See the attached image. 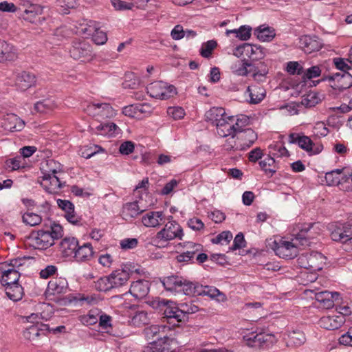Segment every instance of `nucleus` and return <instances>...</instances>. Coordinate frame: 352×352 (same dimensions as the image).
Segmentation results:
<instances>
[{
	"label": "nucleus",
	"mask_w": 352,
	"mask_h": 352,
	"mask_svg": "<svg viewBox=\"0 0 352 352\" xmlns=\"http://www.w3.org/2000/svg\"><path fill=\"white\" fill-rule=\"evenodd\" d=\"M312 225L299 228V232L293 234L294 238L291 241L280 239L278 241H274L272 248L276 254L283 258L292 259L296 257L298 254L300 247L305 248L311 245V237L309 234Z\"/></svg>",
	"instance_id": "f257e3e1"
},
{
	"label": "nucleus",
	"mask_w": 352,
	"mask_h": 352,
	"mask_svg": "<svg viewBox=\"0 0 352 352\" xmlns=\"http://www.w3.org/2000/svg\"><path fill=\"white\" fill-rule=\"evenodd\" d=\"M184 232L182 226L176 221L167 222L164 228L157 232L153 238V242L158 247H164L166 244L173 239L182 240Z\"/></svg>",
	"instance_id": "f03ea898"
},
{
	"label": "nucleus",
	"mask_w": 352,
	"mask_h": 352,
	"mask_svg": "<svg viewBox=\"0 0 352 352\" xmlns=\"http://www.w3.org/2000/svg\"><path fill=\"white\" fill-rule=\"evenodd\" d=\"M162 283L166 290L192 296L195 282L182 276L171 275L164 277Z\"/></svg>",
	"instance_id": "7ed1b4c3"
},
{
	"label": "nucleus",
	"mask_w": 352,
	"mask_h": 352,
	"mask_svg": "<svg viewBox=\"0 0 352 352\" xmlns=\"http://www.w3.org/2000/svg\"><path fill=\"white\" fill-rule=\"evenodd\" d=\"M69 53L72 58L81 62H89L95 56L91 45L88 42L81 40H76L72 43Z\"/></svg>",
	"instance_id": "20e7f679"
},
{
	"label": "nucleus",
	"mask_w": 352,
	"mask_h": 352,
	"mask_svg": "<svg viewBox=\"0 0 352 352\" xmlns=\"http://www.w3.org/2000/svg\"><path fill=\"white\" fill-rule=\"evenodd\" d=\"M19 10L21 12L20 17L29 23L37 24L44 20V18L41 20V17L43 12V8L38 4L26 1L21 3Z\"/></svg>",
	"instance_id": "39448f33"
},
{
	"label": "nucleus",
	"mask_w": 352,
	"mask_h": 352,
	"mask_svg": "<svg viewBox=\"0 0 352 352\" xmlns=\"http://www.w3.org/2000/svg\"><path fill=\"white\" fill-rule=\"evenodd\" d=\"M146 90L151 97L161 100L170 98L176 93L173 85H169L163 81H155L149 84Z\"/></svg>",
	"instance_id": "423d86ee"
},
{
	"label": "nucleus",
	"mask_w": 352,
	"mask_h": 352,
	"mask_svg": "<svg viewBox=\"0 0 352 352\" xmlns=\"http://www.w3.org/2000/svg\"><path fill=\"white\" fill-rule=\"evenodd\" d=\"M28 243L34 249L45 250L54 244L50 231H33L28 237Z\"/></svg>",
	"instance_id": "0eeeda50"
},
{
	"label": "nucleus",
	"mask_w": 352,
	"mask_h": 352,
	"mask_svg": "<svg viewBox=\"0 0 352 352\" xmlns=\"http://www.w3.org/2000/svg\"><path fill=\"white\" fill-rule=\"evenodd\" d=\"M298 261L303 268L320 271L323 267L324 256L321 253L313 252L301 255Z\"/></svg>",
	"instance_id": "6e6552de"
},
{
	"label": "nucleus",
	"mask_w": 352,
	"mask_h": 352,
	"mask_svg": "<svg viewBox=\"0 0 352 352\" xmlns=\"http://www.w3.org/2000/svg\"><path fill=\"white\" fill-rule=\"evenodd\" d=\"M56 173V170L52 169L50 170L48 173L44 174L43 176L41 186L46 192L50 194H58L65 184V183L60 181Z\"/></svg>",
	"instance_id": "1a4fd4ad"
},
{
	"label": "nucleus",
	"mask_w": 352,
	"mask_h": 352,
	"mask_svg": "<svg viewBox=\"0 0 352 352\" xmlns=\"http://www.w3.org/2000/svg\"><path fill=\"white\" fill-rule=\"evenodd\" d=\"M173 340L166 336L158 338L144 347L143 352H176L172 349Z\"/></svg>",
	"instance_id": "9d476101"
},
{
	"label": "nucleus",
	"mask_w": 352,
	"mask_h": 352,
	"mask_svg": "<svg viewBox=\"0 0 352 352\" xmlns=\"http://www.w3.org/2000/svg\"><path fill=\"white\" fill-rule=\"evenodd\" d=\"M25 124V122L14 113H8L3 116L1 121V127L10 132L22 131Z\"/></svg>",
	"instance_id": "9b49d317"
},
{
	"label": "nucleus",
	"mask_w": 352,
	"mask_h": 352,
	"mask_svg": "<svg viewBox=\"0 0 352 352\" xmlns=\"http://www.w3.org/2000/svg\"><path fill=\"white\" fill-rule=\"evenodd\" d=\"M289 142L292 144H298L301 148L312 155L319 153L321 151L320 147L314 149V143L308 136L300 135L297 133H291L289 135Z\"/></svg>",
	"instance_id": "f8f14e48"
},
{
	"label": "nucleus",
	"mask_w": 352,
	"mask_h": 352,
	"mask_svg": "<svg viewBox=\"0 0 352 352\" xmlns=\"http://www.w3.org/2000/svg\"><path fill=\"white\" fill-rule=\"evenodd\" d=\"M299 45L305 53L311 54L319 51L322 47V43L316 36L305 35L300 38Z\"/></svg>",
	"instance_id": "ddd939ff"
},
{
	"label": "nucleus",
	"mask_w": 352,
	"mask_h": 352,
	"mask_svg": "<svg viewBox=\"0 0 352 352\" xmlns=\"http://www.w3.org/2000/svg\"><path fill=\"white\" fill-rule=\"evenodd\" d=\"M78 241L75 237H65L59 243V251L64 258H73L76 253Z\"/></svg>",
	"instance_id": "4468645a"
},
{
	"label": "nucleus",
	"mask_w": 352,
	"mask_h": 352,
	"mask_svg": "<svg viewBox=\"0 0 352 352\" xmlns=\"http://www.w3.org/2000/svg\"><path fill=\"white\" fill-rule=\"evenodd\" d=\"M0 273L1 274L0 282L2 286L6 287L19 283L21 274L18 270L8 268L6 264H0Z\"/></svg>",
	"instance_id": "2eb2a0df"
},
{
	"label": "nucleus",
	"mask_w": 352,
	"mask_h": 352,
	"mask_svg": "<svg viewBox=\"0 0 352 352\" xmlns=\"http://www.w3.org/2000/svg\"><path fill=\"white\" fill-rule=\"evenodd\" d=\"M234 117L228 116L219 124H217L216 128L218 135L223 138L228 136L234 138L237 133L234 128Z\"/></svg>",
	"instance_id": "dca6fc26"
},
{
	"label": "nucleus",
	"mask_w": 352,
	"mask_h": 352,
	"mask_svg": "<svg viewBox=\"0 0 352 352\" xmlns=\"http://www.w3.org/2000/svg\"><path fill=\"white\" fill-rule=\"evenodd\" d=\"M329 80L333 81L331 85L334 89L343 90L352 86V75L349 72L336 73L328 77Z\"/></svg>",
	"instance_id": "f3484780"
},
{
	"label": "nucleus",
	"mask_w": 352,
	"mask_h": 352,
	"mask_svg": "<svg viewBox=\"0 0 352 352\" xmlns=\"http://www.w3.org/2000/svg\"><path fill=\"white\" fill-rule=\"evenodd\" d=\"M58 207L65 211V217L71 223L74 225L78 224L80 218L74 211V205L69 200L58 199L56 201Z\"/></svg>",
	"instance_id": "a211bd4d"
},
{
	"label": "nucleus",
	"mask_w": 352,
	"mask_h": 352,
	"mask_svg": "<svg viewBox=\"0 0 352 352\" xmlns=\"http://www.w3.org/2000/svg\"><path fill=\"white\" fill-rule=\"evenodd\" d=\"M339 297V293L328 291L317 292L315 294L316 300L325 309L332 308L334 306L335 302H338Z\"/></svg>",
	"instance_id": "6ab92c4d"
},
{
	"label": "nucleus",
	"mask_w": 352,
	"mask_h": 352,
	"mask_svg": "<svg viewBox=\"0 0 352 352\" xmlns=\"http://www.w3.org/2000/svg\"><path fill=\"white\" fill-rule=\"evenodd\" d=\"M150 283L148 280L140 279L131 283L129 292L138 299H141L147 296L149 292Z\"/></svg>",
	"instance_id": "aec40b11"
},
{
	"label": "nucleus",
	"mask_w": 352,
	"mask_h": 352,
	"mask_svg": "<svg viewBox=\"0 0 352 352\" xmlns=\"http://www.w3.org/2000/svg\"><path fill=\"white\" fill-rule=\"evenodd\" d=\"M142 222L146 227H158L165 222V215L162 211H151L142 217Z\"/></svg>",
	"instance_id": "412c9836"
},
{
	"label": "nucleus",
	"mask_w": 352,
	"mask_h": 352,
	"mask_svg": "<svg viewBox=\"0 0 352 352\" xmlns=\"http://www.w3.org/2000/svg\"><path fill=\"white\" fill-rule=\"evenodd\" d=\"M17 57L18 53L14 46L0 39V63L14 61Z\"/></svg>",
	"instance_id": "4be33fe9"
},
{
	"label": "nucleus",
	"mask_w": 352,
	"mask_h": 352,
	"mask_svg": "<svg viewBox=\"0 0 352 352\" xmlns=\"http://www.w3.org/2000/svg\"><path fill=\"white\" fill-rule=\"evenodd\" d=\"M237 140L240 144V150L250 148L257 140V134L250 128L237 133Z\"/></svg>",
	"instance_id": "5701e85b"
},
{
	"label": "nucleus",
	"mask_w": 352,
	"mask_h": 352,
	"mask_svg": "<svg viewBox=\"0 0 352 352\" xmlns=\"http://www.w3.org/2000/svg\"><path fill=\"white\" fill-rule=\"evenodd\" d=\"M94 252L91 243H85L82 245H78L73 259L78 263L89 261L94 256Z\"/></svg>",
	"instance_id": "b1692460"
},
{
	"label": "nucleus",
	"mask_w": 352,
	"mask_h": 352,
	"mask_svg": "<svg viewBox=\"0 0 352 352\" xmlns=\"http://www.w3.org/2000/svg\"><path fill=\"white\" fill-rule=\"evenodd\" d=\"M36 82L34 74L28 72H21L16 77L15 85L21 91H25L33 86Z\"/></svg>",
	"instance_id": "393cba45"
},
{
	"label": "nucleus",
	"mask_w": 352,
	"mask_h": 352,
	"mask_svg": "<svg viewBox=\"0 0 352 352\" xmlns=\"http://www.w3.org/2000/svg\"><path fill=\"white\" fill-rule=\"evenodd\" d=\"M109 277L113 289L124 285L130 278V274L126 269H118L109 274Z\"/></svg>",
	"instance_id": "a878e982"
},
{
	"label": "nucleus",
	"mask_w": 352,
	"mask_h": 352,
	"mask_svg": "<svg viewBox=\"0 0 352 352\" xmlns=\"http://www.w3.org/2000/svg\"><path fill=\"white\" fill-rule=\"evenodd\" d=\"M238 50H242V52L252 60H260L265 56L264 49L260 45L244 43Z\"/></svg>",
	"instance_id": "bb28decb"
},
{
	"label": "nucleus",
	"mask_w": 352,
	"mask_h": 352,
	"mask_svg": "<svg viewBox=\"0 0 352 352\" xmlns=\"http://www.w3.org/2000/svg\"><path fill=\"white\" fill-rule=\"evenodd\" d=\"M67 291V282L64 278H54L47 285V292L49 295H58L65 294Z\"/></svg>",
	"instance_id": "cd10ccee"
},
{
	"label": "nucleus",
	"mask_w": 352,
	"mask_h": 352,
	"mask_svg": "<svg viewBox=\"0 0 352 352\" xmlns=\"http://www.w3.org/2000/svg\"><path fill=\"white\" fill-rule=\"evenodd\" d=\"M87 110L94 111V116L102 118H109L114 114L113 109L109 103H92L87 107Z\"/></svg>",
	"instance_id": "c85d7f7f"
},
{
	"label": "nucleus",
	"mask_w": 352,
	"mask_h": 352,
	"mask_svg": "<svg viewBox=\"0 0 352 352\" xmlns=\"http://www.w3.org/2000/svg\"><path fill=\"white\" fill-rule=\"evenodd\" d=\"M179 312H181L179 306H177L175 302L169 300L163 310L164 318H166L168 322H182L184 320L182 317H179Z\"/></svg>",
	"instance_id": "c756f323"
},
{
	"label": "nucleus",
	"mask_w": 352,
	"mask_h": 352,
	"mask_svg": "<svg viewBox=\"0 0 352 352\" xmlns=\"http://www.w3.org/2000/svg\"><path fill=\"white\" fill-rule=\"evenodd\" d=\"M192 293V296H208L212 298L221 295V293L217 288L210 286H203L197 282H195Z\"/></svg>",
	"instance_id": "7c9ffc66"
},
{
	"label": "nucleus",
	"mask_w": 352,
	"mask_h": 352,
	"mask_svg": "<svg viewBox=\"0 0 352 352\" xmlns=\"http://www.w3.org/2000/svg\"><path fill=\"white\" fill-rule=\"evenodd\" d=\"M250 97V103L258 104L261 102L265 96V90L261 86L251 85L248 86L246 90Z\"/></svg>",
	"instance_id": "2f4dec72"
},
{
	"label": "nucleus",
	"mask_w": 352,
	"mask_h": 352,
	"mask_svg": "<svg viewBox=\"0 0 352 352\" xmlns=\"http://www.w3.org/2000/svg\"><path fill=\"white\" fill-rule=\"evenodd\" d=\"M205 116L207 121L217 126V124H219L220 122L228 116L223 108L212 107L206 111Z\"/></svg>",
	"instance_id": "473e14b6"
},
{
	"label": "nucleus",
	"mask_w": 352,
	"mask_h": 352,
	"mask_svg": "<svg viewBox=\"0 0 352 352\" xmlns=\"http://www.w3.org/2000/svg\"><path fill=\"white\" fill-rule=\"evenodd\" d=\"M144 212L143 209H140L137 201L129 202L125 204L122 210V215L126 220L135 218L140 214Z\"/></svg>",
	"instance_id": "72a5a7b5"
},
{
	"label": "nucleus",
	"mask_w": 352,
	"mask_h": 352,
	"mask_svg": "<svg viewBox=\"0 0 352 352\" xmlns=\"http://www.w3.org/2000/svg\"><path fill=\"white\" fill-rule=\"evenodd\" d=\"M287 345L288 346L298 347L306 342V337L304 332L299 329L289 331L287 334Z\"/></svg>",
	"instance_id": "f704fd0d"
},
{
	"label": "nucleus",
	"mask_w": 352,
	"mask_h": 352,
	"mask_svg": "<svg viewBox=\"0 0 352 352\" xmlns=\"http://www.w3.org/2000/svg\"><path fill=\"white\" fill-rule=\"evenodd\" d=\"M351 230H345L342 226H336L331 232V238L334 241L340 242L346 245Z\"/></svg>",
	"instance_id": "c9c22d12"
},
{
	"label": "nucleus",
	"mask_w": 352,
	"mask_h": 352,
	"mask_svg": "<svg viewBox=\"0 0 352 352\" xmlns=\"http://www.w3.org/2000/svg\"><path fill=\"white\" fill-rule=\"evenodd\" d=\"M320 325L327 329L333 330L340 328L344 322L343 318L338 316L322 317L320 320Z\"/></svg>",
	"instance_id": "e433bc0d"
},
{
	"label": "nucleus",
	"mask_w": 352,
	"mask_h": 352,
	"mask_svg": "<svg viewBox=\"0 0 352 352\" xmlns=\"http://www.w3.org/2000/svg\"><path fill=\"white\" fill-rule=\"evenodd\" d=\"M57 107V104L53 99L47 98L38 101L34 104V110L41 113H47Z\"/></svg>",
	"instance_id": "4c0bfd02"
},
{
	"label": "nucleus",
	"mask_w": 352,
	"mask_h": 352,
	"mask_svg": "<svg viewBox=\"0 0 352 352\" xmlns=\"http://www.w3.org/2000/svg\"><path fill=\"white\" fill-rule=\"evenodd\" d=\"M100 314V309L96 308L91 309L87 314L80 316L78 320L84 325H94L98 322Z\"/></svg>",
	"instance_id": "58836bf2"
},
{
	"label": "nucleus",
	"mask_w": 352,
	"mask_h": 352,
	"mask_svg": "<svg viewBox=\"0 0 352 352\" xmlns=\"http://www.w3.org/2000/svg\"><path fill=\"white\" fill-rule=\"evenodd\" d=\"M7 296L13 301H18L23 298V288L19 283L5 287Z\"/></svg>",
	"instance_id": "ea45409f"
},
{
	"label": "nucleus",
	"mask_w": 352,
	"mask_h": 352,
	"mask_svg": "<svg viewBox=\"0 0 352 352\" xmlns=\"http://www.w3.org/2000/svg\"><path fill=\"white\" fill-rule=\"evenodd\" d=\"M202 248L203 246L201 244L191 241L179 243L177 245L178 250L181 248L183 251L190 253V255L194 258L197 253L201 252Z\"/></svg>",
	"instance_id": "a19ab883"
},
{
	"label": "nucleus",
	"mask_w": 352,
	"mask_h": 352,
	"mask_svg": "<svg viewBox=\"0 0 352 352\" xmlns=\"http://www.w3.org/2000/svg\"><path fill=\"white\" fill-rule=\"evenodd\" d=\"M258 39L263 42H269L275 36L274 30L270 27L260 26L256 31Z\"/></svg>",
	"instance_id": "79ce46f5"
},
{
	"label": "nucleus",
	"mask_w": 352,
	"mask_h": 352,
	"mask_svg": "<svg viewBox=\"0 0 352 352\" xmlns=\"http://www.w3.org/2000/svg\"><path fill=\"white\" fill-rule=\"evenodd\" d=\"M179 308L181 312H179L180 315L179 317H182L184 321L188 320L189 314H195L199 310L198 307L192 302L181 303Z\"/></svg>",
	"instance_id": "37998d69"
},
{
	"label": "nucleus",
	"mask_w": 352,
	"mask_h": 352,
	"mask_svg": "<svg viewBox=\"0 0 352 352\" xmlns=\"http://www.w3.org/2000/svg\"><path fill=\"white\" fill-rule=\"evenodd\" d=\"M150 320L148 313L145 311H138L131 318V322L133 325L140 327L148 324Z\"/></svg>",
	"instance_id": "c03bdc74"
},
{
	"label": "nucleus",
	"mask_w": 352,
	"mask_h": 352,
	"mask_svg": "<svg viewBox=\"0 0 352 352\" xmlns=\"http://www.w3.org/2000/svg\"><path fill=\"white\" fill-rule=\"evenodd\" d=\"M269 154L274 157H283L289 155L287 148L280 142L272 144L268 147Z\"/></svg>",
	"instance_id": "a18cd8bd"
},
{
	"label": "nucleus",
	"mask_w": 352,
	"mask_h": 352,
	"mask_svg": "<svg viewBox=\"0 0 352 352\" xmlns=\"http://www.w3.org/2000/svg\"><path fill=\"white\" fill-rule=\"evenodd\" d=\"M274 164L275 160L270 154L263 160L259 162V166L261 168V169L264 170L266 174H270V177H272L276 173V170L275 168H271L267 167L273 166L274 168H275Z\"/></svg>",
	"instance_id": "49530a36"
},
{
	"label": "nucleus",
	"mask_w": 352,
	"mask_h": 352,
	"mask_svg": "<svg viewBox=\"0 0 352 352\" xmlns=\"http://www.w3.org/2000/svg\"><path fill=\"white\" fill-rule=\"evenodd\" d=\"M167 329L168 328L164 325H152L146 329L145 333L148 339L153 338L154 337H157V339L158 338L165 336L164 331Z\"/></svg>",
	"instance_id": "de8ad7c7"
},
{
	"label": "nucleus",
	"mask_w": 352,
	"mask_h": 352,
	"mask_svg": "<svg viewBox=\"0 0 352 352\" xmlns=\"http://www.w3.org/2000/svg\"><path fill=\"white\" fill-rule=\"evenodd\" d=\"M320 98L317 93L310 92L302 99L301 103L305 107H315L320 102Z\"/></svg>",
	"instance_id": "09e8293b"
},
{
	"label": "nucleus",
	"mask_w": 352,
	"mask_h": 352,
	"mask_svg": "<svg viewBox=\"0 0 352 352\" xmlns=\"http://www.w3.org/2000/svg\"><path fill=\"white\" fill-rule=\"evenodd\" d=\"M347 174H344L342 178L335 175V174L330 171L325 175V181L329 186H338L346 183L345 181Z\"/></svg>",
	"instance_id": "8fccbe9b"
},
{
	"label": "nucleus",
	"mask_w": 352,
	"mask_h": 352,
	"mask_svg": "<svg viewBox=\"0 0 352 352\" xmlns=\"http://www.w3.org/2000/svg\"><path fill=\"white\" fill-rule=\"evenodd\" d=\"M23 221L26 225L30 226H35L40 224L42 221V218L40 215L33 212H26L23 217Z\"/></svg>",
	"instance_id": "3c124183"
},
{
	"label": "nucleus",
	"mask_w": 352,
	"mask_h": 352,
	"mask_svg": "<svg viewBox=\"0 0 352 352\" xmlns=\"http://www.w3.org/2000/svg\"><path fill=\"white\" fill-rule=\"evenodd\" d=\"M95 287L100 292H107L113 289L109 275L100 278L95 282Z\"/></svg>",
	"instance_id": "603ef678"
},
{
	"label": "nucleus",
	"mask_w": 352,
	"mask_h": 352,
	"mask_svg": "<svg viewBox=\"0 0 352 352\" xmlns=\"http://www.w3.org/2000/svg\"><path fill=\"white\" fill-rule=\"evenodd\" d=\"M253 65L248 62L238 61V64H235L234 72L239 76H247L251 74L250 68H252Z\"/></svg>",
	"instance_id": "864d4df0"
},
{
	"label": "nucleus",
	"mask_w": 352,
	"mask_h": 352,
	"mask_svg": "<svg viewBox=\"0 0 352 352\" xmlns=\"http://www.w3.org/2000/svg\"><path fill=\"white\" fill-rule=\"evenodd\" d=\"M217 45V43L214 40H210L203 43L200 49V54L204 58H209Z\"/></svg>",
	"instance_id": "5fc2aeb1"
},
{
	"label": "nucleus",
	"mask_w": 352,
	"mask_h": 352,
	"mask_svg": "<svg viewBox=\"0 0 352 352\" xmlns=\"http://www.w3.org/2000/svg\"><path fill=\"white\" fill-rule=\"evenodd\" d=\"M333 63L336 67L341 71L340 73L348 72L347 71L352 68V62L342 58H334Z\"/></svg>",
	"instance_id": "6e6d98bb"
},
{
	"label": "nucleus",
	"mask_w": 352,
	"mask_h": 352,
	"mask_svg": "<svg viewBox=\"0 0 352 352\" xmlns=\"http://www.w3.org/2000/svg\"><path fill=\"white\" fill-rule=\"evenodd\" d=\"M99 327L104 330H107L112 327V317L109 315L106 314L102 310H100V314L98 317Z\"/></svg>",
	"instance_id": "4d7b16f0"
},
{
	"label": "nucleus",
	"mask_w": 352,
	"mask_h": 352,
	"mask_svg": "<svg viewBox=\"0 0 352 352\" xmlns=\"http://www.w3.org/2000/svg\"><path fill=\"white\" fill-rule=\"evenodd\" d=\"M23 160L21 156H17L7 160L5 162L6 168L10 170H15L19 169L21 167H23V166L21 165V161Z\"/></svg>",
	"instance_id": "13d9d810"
},
{
	"label": "nucleus",
	"mask_w": 352,
	"mask_h": 352,
	"mask_svg": "<svg viewBox=\"0 0 352 352\" xmlns=\"http://www.w3.org/2000/svg\"><path fill=\"white\" fill-rule=\"evenodd\" d=\"M168 115L173 120H180L185 116L184 109L180 107H170L167 109Z\"/></svg>",
	"instance_id": "bf43d9fd"
},
{
	"label": "nucleus",
	"mask_w": 352,
	"mask_h": 352,
	"mask_svg": "<svg viewBox=\"0 0 352 352\" xmlns=\"http://www.w3.org/2000/svg\"><path fill=\"white\" fill-rule=\"evenodd\" d=\"M286 71L292 75H300L304 73L303 67L296 61H290L287 63Z\"/></svg>",
	"instance_id": "052dcab7"
},
{
	"label": "nucleus",
	"mask_w": 352,
	"mask_h": 352,
	"mask_svg": "<svg viewBox=\"0 0 352 352\" xmlns=\"http://www.w3.org/2000/svg\"><path fill=\"white\" fill-rule=\"evenodd\" d=\"M250 119L248 116L245 115H240L237 117L236 120L234 119V124L236 129V133L245 130L243 128L248 125Z\"/></svg>",
	"instance_id": "680f3d73"
},
{
	"label": "nucleus",
	"mask_w": 352,
	"mask_h": 352,
	"mask_svg": "<svg viewBox=\"0 0 352 352\" xmlns=\"http://www.w3.org/2000/svg\"><path fill=\"white\" fill-rule=\"evenodd\" d=\"M91 36L93 41L96 45H103L107 41V36L106 33L98 28H95L94 32L92 33Z\"/></svg>",
	"instance_id": "e2e57ef3"
},
{
	"label": "nucleus",
	"mask_w": 352,
	"mask_h": 352,
	"mask_svg": "<svg viewBox=\"0 0 352 352\" xmlns=\"http://www.w3.org/2000/svg\"><path fill=\"white\" fill-rule=\"evenodd\" d=\"M23 337L29 340H34L36 338H37L38 336H40L39 330L38 328L35 326V324H32L30 327H28L24 331H23Z\"/></svg>",
	"instance_id": "0e129e2a"
},
{
	"label": "nucleus",
	"mask_w": 352,
	"mask_h": 352,
	"mask_svg": "<svg viewBox=\"0 0 352 352\" xmlns=\"http://www.w3.org/2000/svg\"><path fill=\"white\" fill-rule=\"evenodd\" d=\"M136 111H138L139 118H141L142 116H147L150 115L153 111V108L148 103L136 104Z\"/></svg>",
	"instance_id": "69168bd1"
},
{
	"label": "nucleus",
	"mask_w": 352,
	"mask_h": 352,
	"mask_svg": "<svg viewBox=\"0 0 352 352\" xmlns=\"http://www.w3.org/2000/svg\"><path fill=\"white\" fill-rule=\"evenodd\" d=\"M250 72L253 78L257 81H263L268 72L265 67L262 69H259L258 67L254 65H253L252 68H250Z\"/></svg>",
	"instance_id": "338daca9"
},
{
	"label": "nucleus",
	"mask_w": 352,
	"mask_h": 352,
	"mask_svg": "<svg viewBox=\"0 0 352 352\" xmlns=\"http://www.w3.org/2000/svg\"><path fill=\"white\" fill-rule=\"evenodd\" d=\"M232 239V234L230 231H224L219 234L212 240L213 243L228 244Z\"/></svg>",
	"instance_id": "774afa93"
}]
</instances>
